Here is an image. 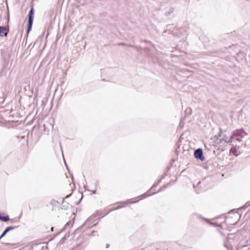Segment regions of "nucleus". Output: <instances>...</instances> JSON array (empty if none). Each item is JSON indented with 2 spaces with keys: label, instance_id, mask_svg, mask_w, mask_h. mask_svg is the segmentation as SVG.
<instances>
[{
  "label": "nucleus",
  "instance_id": "obj_1",
  "mask_svg": "<svg viewBox=\"0 0 250 250\" xmlns=\"http://www.w3.org/2000/svg\"><path fill=\"white\" fill-rule=\"evenodd\" d=\"M148 196V195H146V194H143L141 196H139L138 197L127 200L126 201L123 202L117 203L116 205V207L112 210L118 209H120L121 208H123L126 207L127 205L137 203L139 201L146 198Z\"/></svg>",
  "mask_w": 250,
  "mask_h": 250
},
{
  "label": "nucleus",
  "instance_id": "obj_2",
  "mask_svg": "<svg viewBox=\"0 0 250 250\" xmlns=\"http://www.w3.org/2000/svg\"><path fill=\"white\" fill-rule=\"evenodd\" d=\"M34 12H33V8L32 7L28 15V28H27V33H28L31 29L33 20L34 18Z\"/></svg>",
  "mask_w": 250,
  "mask_h": 250
},
{
  "label": "nucleus",
  "instance_id": "obj_3",
  "mask_svg": "<svg viewBox=\"0 0 250 250\" xmlns=\"http://www.w3.org/2000/svg\"><path fill=\"white\" fill-rule=\"evenodd\" d=\"M194 156L195 158L200 159L201 160L204 159V157H203V152L201 149H198L195 151Z\"/></svg>",
  "mask_w": 250,
  "mask_h": 250
},
{
  "label": "nucleus",
  "instance_id": "obj_4",
  "mask_svg": "<svg viewBox=\"0 0 250 250\" xmlns=\"http://www.w3.org/2000/svg\"><path fill=\"white\" fill-rule=\"evenodd\" d=\"M7 31L4 27L0 26V36L5 37L7 36Z\"/></svg>",
  "mask_w": 250,
  "mask_h": 250
},
{
  "label": "nucleus",
  "instance_id": "obj_5",
  "mask_svg": "<svg viewBox=\"0 0 250 250\" xmlns=\"http://www.w3.org/2000/svg\"><path fill=\"white\" fill-rule=\"evenodd\" d=\"M230 153L237 156L238 154V149L236 146H233L230 150Z\"/></svg>",
  "mask_w": 250,
  "mask_h": 250
},
{
  "label": "nucleus",
  "instance_id": "obj_6",
  "mask_svg": "<svg viewBox=\"0 0 250 250\" xmlns=\"http://www.w3.org/2000/svg\"><path fill=\"white\" fill-rule=\"evenodd\" d=\"M9 217L8 215H3L0 213V220L3 222H7L9 221Z\"/></svg>",
  "mask_w": 250,
  "mask_h": 250
},
{
  "label": "nucleus",
  "instance_id": "obj_7",
  "mask_svg": "<svg viewBox=\"0 0 250 250\" xmlns=\"http://www.w3.org/2000/svg\"><path fill=\"white\" fill-rule=\"evenodd\" d=\"M13 229H14V228L12 227H7L4 230V231L2 232V233L1 234V235L0 236V239L2 237H3L6 234V233L7 232H8L9 231H10L11 230H12Z\"/></svg>",
  "mask_w": 250,
  "mask_h": 250
}]
</instances>
